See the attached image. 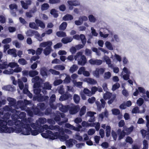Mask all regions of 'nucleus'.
Masks as SVG:
<instances>
[{
  "instance_id": "f257e3e1",
  "label": "nucleus",
  "mask_w": 149,
  "mask_h": 149,
  "mask_svg": "<svg viewBox=\"0 0 149 149\" xmlns=\"http://www.w3.org/2000/svg\"><path fill=\"white\" fill-rule=\"evenodd\" d=\"M32 82L34 83V93L37 95L36 97L37 99L39 101H42L47 100L48 98L47 96H43L41 94H39L40 92L41 87L40 86V83L42 82V80L40 79L38 76H36L33 78L32 79Z\"/></svg>"
},
{
  "instance_id": "f03ea898",
  "label": "nucleus",
  "mask_w": 149,
  "mask_h": 149,
  "mask_svg": "<svg viewBox=\"0 0 149 149\" xmlns=\"http://www.w3.org/2000/svg\"><path fill=\"white\" fill-rule=\"evenodd\" d=\"M41 135L43 138L46 139L49 138L52 140L58 138L61 141H66V139L69 138V136L68 135L64 134L61 136L59 133L58 132L53 133L51 131L49 130H47L45 133H42Z\"/></svg>"
},
{
  "instance_id": "7ed1b4c3",
  "label": "nucleus",
  "mask_w": 149,
  "mask_h": 149,
  "mask_svg": "<svg viewBox=\"0 0 149 149\" xmlns=\"http://www.w3.org/2000/svg\"><path fill=\"white\" fill-rule=\"evenodd\" d=\"M24 120L22 122V127H19V133L21 132V133L25 135H29L31 134L34 136H36L38 135L39 133L42 132V130L39 131L36 130H31V128L30 127L29 124V122L28 123L26 122V123H24L23 122Z\"/></svg>"
},
{
  "instance_id": "20e7f679",
  "label": "nucleus",
  "mask_w": 149,
  "mask_h": 149,
  "mask_svg": "<svg viewBox=\"0 0 149 149\" xmlns=\"http://www.w3.org/2000/svg\"><path fill=\"white\" fill-rule=\"evenodd\" d=\"M20 108L22 110H26L28 114L30 116H32L34 114L38 116H42L43 114L40 113V112L39 109H40V110H42L45 108V104L43 103H40L38 105V108H36L35 109H30L28 108L26 109L25 106L24 107H21Z\"/></svg>"
},
{
  "instance_id": "39448f33",
  "label": "nucleus",
  "mask_w": 149,
  "mask_h": 149,
  "mask_svg": "<svg viewBox=\"0 0 149 149\" xmlns=\"http://www.w3.org/2000/svg\"><path fill=\"white\" fill-rule=\"evenodd\" d=\"M7 121H0V131L1 133H11L16 130V132L19 133V128L16 130L12 127H8L7 126Z\"/></svg>"
},
{
  "instance_id": "423d86ee",
  "label": "nucleus",
  "mask_w": 149,
  "mask_h": 149,
  "mask_svg": "<svg viewBox=\"0 0 149 149\" xmlns=\"http://www.w3.org/2000/svg\"><path fill=\"white\" fill-rule=\"evenodd\" d=\"M133 127L131 126L129 128H127L126 127H123V130L121 132L120 129H118L117 131V133L120 134L119 139L120 140L123 138L125 135L130 134L132 131Z\"/></svg>"
},
{
  "instance_id": "0eeeda50",
  "label": "nucleus",
  "mask_w": 149,
  "mask_h": 149,
  "mask_svg": "<svg viewBox=\"0 0 149 149\" xmlns=\"http://www.w3.org/2000/svg\"><path fill=\"white\" fill-rule=\"evenodd\" d=\"M75 60H77L78 64L81 65H84L86 63V60L85 56L82 55L81 52H79L74 57Z\"/></svg>"
},
{
  "instance_id": "6e6552de",
  "label": "nucleus",
  "mask_w": 149,
  "mask_h": 149,
  "mask_svg": "<svg viewBox=\"0 0 149 149\" xmlns=\"http://www.w3.org/2000/svg\"><path fill=\"white\" fill-rule=\"evenodd\" d=\"M100 31L99 32L100 36L104 38H106L109 36L112 35L113 34L112 32L111 31L107 29L105 27H101Z\"/></svg>"
},
{
  "instance_id": "1a4fd4ad",
  "label": "nucleus",
  "mask_w": 149,
  "mask_h": 149,
  "mask_svg": "<svg viewBox=\"0 0 149 149\" xmlns=\"http://www.w3.org/2000/svg\"><path fill=\"white\" fill-rule=\"evenodd\" d=\"M116 95L115 94H112L111 93L107 92L104 95V98L105 100L109 99L108 103L109 104H111L116 98Z\"/></svg>"
},
{
  "instance_id": "9d476101",
  "label": "nucleus",
  "mask_w": 149,
  "mask_h": 149,
  "mask_svg": "<svg viewBox=\"0 0 149 149\" xmlns=\"http://www.w3.org/2000/svg\"><path fill=\"white\" fill-rule=\"evenodd\" d=\"M47 120L46 118H40L39 119L36 121V125L34 123H31L29 122V123L30 124L32 127L34 129L36 128V127L38 128H39L41 126L42 124H44L46 123Z\"/></svg>"
},
{
  "instance_id": "9b49d317",
  "label": "nucleus",
  "mask_w": 149,
  "mask_h": 149,
  "mask_svg": "<svg viewBox=\"0 0 149 149\" xmlns=\"http://www.w3.org/2000/svg\"><path fill=\"white\" fill-rule=\"evenodd\" d=\"M58 114L59 115L56 116L54 118V120L56 122H57L58 121H59L60 120H61L60 116H61L62 118H63V119L62 120H63V121L59 122L58 123V124L59 125H62L63 123H66L68 121V119L67 118H64L65 116V115L63 113H58Z\"/></svg>"
},
{
  "instance_id": "f8f14e48",
  "label": "nucleus",
  "mask_w": 149,
  "mask_h": 149,
  "mask_svg": "<svg viewBox=\"0 0 149 149\" xmlns=\"http://www.w3.org/2000/svg\"><path fill=\"white\" fill-rule=\"evenodd\" d=\"M130 73V70L127 68L125 67L123 69L121 76L124 80H127L129 79Z\"/></svg>"
},
{
  "instance_id": "ddd939ff",
  "label": "nucleus",
  "mask_w": 149,
  "mask_h": 149,
  "mask_svg": "<svg viewBox=\"0 0 149 149\" xmlns=\"http://www.w3.org/2000/svg\"><path fill=\"white\" fill-rule=\"evenodd\" d=\"M68 109L70 114H73L76 113L79 109V105H75L73 104H71L68 105Z\"/></svg>"
},
{
  "instance_id": "4468645a",
  "label": "nucleus",
  "mask_w": 149,
  "mask_h": 149,
  "mask_svg": "<svg viewBox=\"0 0 149 149\" xmlns=\"http://www.w3.org/2000/svg\"><path fill=\"white\" fill-rule=\"evenodd\" d=\"M105 70L104 68H97L93 72V75L97 78H99L100 75L103 74Z\"/></svg>"
},
{
  "instance_id": "2eb2a0df",
  "label": "nucleus",
  "mask_w": 149,
  "mask_h": 149,
  "mask_svg": "<svg viewBox=\"0 0 149 149\" xmlns=\"http://www.w3.org/2000/svg\"><path fill=\"white\" fill-rule=\"evenodd\" d=\"M0 109L1 110V111L3 113H4V111H10L12 113L16 112L17 113H19V111H16L15 109H13L12 107L10 106H6L3 108Z\"/></svg>"
},
{
  "instance_id": "dca6fc26",
  "label": "nucleus",
  "mask_w": 149,
  "mask_h": 149,
  "mask_svg": "<svg viewBox=\"0 0 149 149\" xmlns=\"http://www.w3.org/2000/svg\"><path fill=\"white\" fill-rule=\"evenodd\" d=\"M73 38L74 39L77 40H79L80 39L83 44L85 45L86 44V39L85 36L83 34H81L80 36L76 34L73 36Z\"/></svg>"
},
{
  "instance_id": "f3484780",
  "label": "nucleus",
  "mask_w": 149,
  "mask_h": 149,
  "mask_svg": "<svg viewBox=\"0 0 149 149\" xmlns=\"http://www.w3.org/2000/svg\"><path fill=\"white\" fill-rule=\"evenodd\" d=\"M77 142V141L75 140L72 139H70L66 141L65 143L67 147L71 148Z\"/></svg>"
},
{
  "instance_id": "a211bd4d",
  "label": "nucleus",
  "mask_w": 149,
  "mask_h": 149,
  "mask_svg": "<svg viewBox=\"0 0 149 149\" xmlns=\"http://www.w3.org/2000/svg\"><path fill=\"white\" fill-rule=\"evenodd\" d=\"M68 3L69 5V9L70 10L73 9L72 6H77L80 4L79 2L78 1H68Z\"/></svg>"
},
{
  "instance_id": "6ab92c4d",
  "label": "nucleus",
  "mask_w": 149,
  "mask_h": 149,
  "mask_svg": "<svg viewBox=\"0 0 149 149\" xmlns=\"http://www.w3.org/2000/svg\"><path fill=\"white\" fill-rule=\"evenodd\" d=\"M7 100L9 102V104L10 106L11 107L14 106L15 107V108L18 109L16 105L17 103L15 99L9 97L7 98Z\"/></svg>"
},
{
  "instance_id": "aec40b11",
  "label": "nucleus",
  "mask_w": 149,
  "mask_h": 149,
  "mask_svg": "<svg viewBox=\"0 0 149 149\" xmlns=\"http://www.w3.org/2000/svg\"><path fill=\"white\" fill-rule=\"evenodd\" d=\"M96 113L95 112L91 111L87 112L86 114L87 116L90 117V118L88 120L89 122H93L95 121V118L94 116V115Z\"/></svg>"
},
{
  "instance_id": "412c9836",
  "label": "nucleus",
  "mask_w": 149,
  "mask_h": 149,
  "mask_svg": "<svg viewBox=\"0 0 149 149\" xmlns=\"http://www.w3.org/2000/svg\"><path fill=\"white\" fill-rule=\"evenodd\" d=\"M103 59L104 61L106 62V63L108 65L109 67L111 68H113V65L111 64V60L108 56L104 55L103 57Z\"/></svg>"
},
{
  "instance_id": "4be33fe9",
  "label": "nucleus",
  "mask_w": 149,
  "mask_h": 149,
  "mask_svg": "<svg viewBox=\"0 0 149 149\" xmlns=\"http://www.w3.org/2000/svg\"><path fill=\"white\" fill-rule=\"evenodd\" d=\"M49 129L52 130H55L59 132H63V128H61L58 125H50L49 126Z\"/></svg>"
},
{
  "instance_id": "5701e85b",
  "label": "nucleus",
  "mask_w": 149,
  "mask_h": 149,
  "mask_svg": "<svg viewBox=\"0 0 149 149\" xmlns=\"http://www.w3.org/2000/svg\"><path fill=\"white\" fill-rule=\"evenodd\" d=\"M52 44V42L51 41H48L47 42H42L40 43L39 47L41 48L48 47V46H51Z\"/></svg>"
},
{
  "instance_id": "b1692460",
  "label": "nucleus",
  "mask_w": 149,
  "mask_h": 149,
  "mask_svg": "<svg viewBox=\"0 0 149 149\" xmlns=\"http://www.w3.org/2000/svg\"><path fill=\"white\" fill-rule=\"evenodd\" d=\"M111 111L113 115L117 116L119 115L118 118L119 119H121L122 118L123 116L120 114V111L119 110L117 109H112Z\"/></svg>"
},
{
  "instance_id": "393cba45",
  "label": "nucleus",
  "mask_w": 149,
  "mask_h": 149,
  "mask_svg": "<svg viewBox=\"0 0 149 149\" xmlns=\"http://www.w3.org/2000/svg\"><path fill=\"white\" fill-rule=\"evenodd\" d=\"M3 89L6 91L13 92L15 90V87L13 85H8L4 86L2 87Z\"/></svg>"
},
{
  "instance_id": "a878e982",
  "label": "nucleus",
  "mask_w": 149,
  "mask_h": 149,
  "mask_svg": "<svg viewBox=\"0 0 149 149\" xmlns=\"http://www.w3.org/2000/svg\"><path fill=\"white\" fill-rule=\"evenodd\" d=\"M83 81L91 84L95 85L97 83V82L96 80L89 77L84 78Z\"/></svg>"
},
{
  "instance_id": "bb28decb",
  "label": "nucleus",
  "mask_w": 149,
  "mask_h": 149,
  "mask_svg": "<svg viewBox=\"0 0 149 149\" xmlns=\"http://www.w3.org/2000/svg\"><path fill=\"white\" fill-rule=\"evenodd\" d=\"M66 76V77L63 80V83L64 84H68L70 83V82L71 81L70 77L69 75H67L66 74H60V78H62V76Z\"/></svg>"
},
{
  "instance_id": "cd10ccee",
  "label": "nucleus",
  "mask_w": 149,
  "mask_h": 149,
  "mask_svg": "<svg viewBox=\"0 0 149 149\" xmlns=\"http://www.w3.org/2000/svg\"><path fill=\"white\" fill-rule=\"evenodd\" d=\"M8 54L11 55L14 57H16L17 55L19 56V52H17V55L16 54V51L15 49H9L7 51Z\"/></svg>"
},
{
  "instance_id": "c85d7f7f",
  "label": "nucleus",
  "mask_w": 149,
  "mask_h": 149,
  "mask_svg": "<svg viewBox=\"0 0 149 149\" xmlns=\"http://www.w3.org/2000/svg\"><path fill=\"white\" fill-rule=\"evenodd\" d=\"M52 87L51 85L49 83L46 82L44 84V87L43 88L42 92L43 94H45L46 93V91L45 89L50 90Z\"/></svg>"
},
{
  "instance_id": "c756f323",
  "label": "nucleus",
  "mask_w": 149,
  "mask_h": 149,
  "mask_svg": "<svg viewBox=\"0 0 149 149\" xmlns=\"http://www.w3.org/2000/svg\"><path fill=\"white\" fill-rule=\"evenodd\" d=\"M26 34L28 36H31L35 35V37L36 38V36H39L38 34V32L36 31H33L31 30H29L27 31L26 33Z\"/></svg>"
},
{
  "instance_id": "7c9ffc66",
  "label": "nucleus",
  "mask_w": 149,
  "mask_h": 149,
  "mask_svg": "<svg viewBox=\"0 0 149 149\" xmlns=\"http://www.w3.org/2000/svg\"><path fill=\"white\" fill-rule=\"evenodd\" d=\"M9 8L10 10L12 11L11 12V14L13 15H15L16 13L13 10L14 9L15 10H17V5L15 3H12L9 5Z\"/></svg>"
},
{
  "instance_id": "2f4dec72",
  "label": "nucleus",
  "mask_w": 149,
  "mask_h": 149,
  "mask_svg": "<svg viewBox=\"0 0 149 149\" xmlns=\"http://www.w3.org/2000/svg\"><path fill=\"white\" fill-rule=\"evenodd\" d=\"M145 111V109L144 108L142 111H140L139 110V108L137 107H136L132 109V113H144Z\"/></svg>"
},
{
  "instance_id": "473e14b6",
  "label": "nucleus",
  "mask_w": 149,
  "mask_h": 149,
  "mask_svg": "<svg viewBox=\"0 0 149 149\" xmlns=\"http://www.w3.org/2000/svg\"><path fill=\"white\" fill-rule=\"evenodd\" d=\"M58 105L59 109L61 111L65 112L68 111L69 108L68 105L63 106L62 104L60 103Z\"/></svg>"
},
{
  "instance_id": "72a5a7b5",
  "label": "nucleus",
  "mask_w": 149,
  "mask_h": 149,
  "mask_svg": "<svg viewBox=\"0 0 149 149\" xmlns=\"http://www.w3.org/2000/svg\"><path fill=\"white\" fill-rule=\"evenodd\" d=\"M35 22L37 25H38L42 29H44L45 28V24L43 22L39 20L38 19H36Z\"/></svg>"
},
{
  "instance_id": "f704fd0d",
  "label": "nucleus",
  "mask_w": 149,
  "mask_h": 149,
  "mask_svg": "<svg viewBox=\"0 0 149 149\" xmlns=\"http://www.w3.org/2000/svg\"><path fill=\"white\" fill-rule=\"evenodd\" d=\"M11 113L9 112H7L6 113H4V115L3 117V120H1L0 121H7L9 118L10 116Z\"/></svg>"
},
{
  "instance_id": "c9c22d12",
  "label": "nucleus",
  "mask_w": 149,
  "mask_h": 149,
  "mask_svg": "<svg viewBox=\"0 0 149 149\" xmlns=\"http://www.w3.org/2000/svg\"><path fill=\"white\" fill-rule=\"evenodd\" d=\"M51 46H48L47 47L44 49L43 52L44 54L46 55L49 54L51 52L52 49L51 47Z\"/></svg>"
},
{
  "instance_id": "e433bc0d",
  "label": "nucleus",
  "mask_w": 149,
  "mask_h": 149,
  "mask_svg": "<svg viewBox=\"0 0 149 149\" xmlns=\"http://www.w3.org/2000/svg\"><path fill=\"white\" fill-rule=\"evenodd\" d=\"M72 82L74 86L77 87L79 88L82 87V85L83 82H81L79 81L77 82L75 80H72Z\"/></svg>"
},
{
  "instance_id": "4c0bfd02",
  "label": "nucleus",
  "mask_w": 149,
  "mask_h": 149,
  "mask_svg": "<svg viewBox=\"0 0 149 149\" xmlns=\"http://www.w3.org/2000/svg\"><path fill=\"white\" fill-rule=\"evenodd\" d=\"M105 45L106 47L109 49L112 50L113 49V47L111 43L109 41H107L105 42Z\"/></svg>"
},
{
  "instance_id": "58836bf2",
  "label": "nucleus",
  "mask_w": 149,
  "mask_h": 149,
  "mask_svg": "<svg viewBox=\"0 0 149 149\" xmlns=\"http://www.w3.org/2000/svg\"><path fill=\"white\" fill-rule=\"evenodd\" d=\"M21 3L22 7L25 9H27L28 8V5L31 4V1H28L26 2V3H25L23 1H21Z\"/></svg>"
},
{
  "instance_id": "ea45409f",
  "label": "nucleus",
  "mask_w": 149,
  "mask_h": 149,
  "mask_svg": "<svg viewBox=\"0 0 149 149\" xmlns=\"http://www.w3.org/2000/svg\"><path fill=\"white\" fill-rule=\"evenodd\" d=\"M12 120L15 122H19V115L16 113L12 114L11 116Z\"/></svg>"
},
{
  "instance_id": "a19ab883",
  "label": "nucleus",
  "mask_w": 149,
  "mask_h": 149,
  "mask_svg": "<svg viewBox=\"0 0 149 149\" xmlns=\"http://www.w3.org/2000/svg\"><path fill=\"white\" fill-rule=\"evenodd\" d=\"M73 38L71 37H67L63 38L61 41L63 43L66 44L68 42H71Z\"/></svg>"
},
{
  "instance_id": "79ce46f5",
  "label": "nucleus",
  "mask_w": 149,
  "mask_h": 149,
  "mask_svg": "<svg viewBox=\"0 0 149 149\" xmlns=\"http://www.w3.org/2000/svg\"><path fill=\"white\" fill-rule=\"evenodd\" d=\"M111 58L113 59L114 61L117 60V61L120 62L121 61V56L116 54H115L113 57L112 56Z\"/></svg>"
},
{
  "instance_id": "37998d69",
  "label": "nucleus",
  "mask_w": 149,
  "mask_h": 149,
  "mask_svg": "<svg viewBox=\"0 0 149 149\" xmlns=\"http://www.w3.org/2000/svg\"><path fill=\"white\" fill-rule=\"evenodd\" d=\"M65 127L67 128L73 130L75 131L79 130L77 128H75V127L74 126L68 123H66L65 125Z\"/></svg>"
},
{
  "instance_id": "c03bdc74",
  "label": "nucleus",
  "mask_w": 149,
  "mask_h": 149,
  "mask_svg": "<svg viewBox=\"0 0 149 149\" xmlns=\"http://www.w3.org/2000/svg\"><path fill=\"white\" fill-rule=\"evenodd\" d=\"M8 68V64L7 61L0 63V69H6Z\"/></svg>"
},
{
  "instance_id": "a18cd8bd",
  "label": "nucleus",
  "mask_w": 149,
  "mask_h": 149,
  "mask_svg": "<svg viewBox=\"0 0 149 149\" xmlns=\"http://www.w3.org/2000/svg\"><path fill=\"white\" fill-rule=\"evenodd\" d=\"M53 68L57 70H63L65 69V67L62 65H58L54 66Z\"/></svg>"
},
{
  "instance_id": "49530a36",
  "label": "nucleus",
  "mask_w": 149,
  "mask_h": 149,
  "mask_svg": "<svg viewBox=\"0 0 149 149\" xmlns=\"http://www.w3.org/2000/svg\"><path fill=\"white\" fill-rule=\"evenodd\" d=\"M71 97V95L69 94V95L65 94L62 95L59 98V100L60 101H63L67 99L68 97Z\"/></svg>"
},
{
  "instance_id": "de8ad7c7",
  "label": "nucleus",
  "mask_w": 149,
  "mask_h": 149,
  "mask_svg": "<svg viewBox=\"0 0 149 149\" xmlns=\"http://www.w3.org/2000/svg\"><path fill=\"white\" fill-rule=\"evenodd\" d=\"M91 127H95L97 131L99 130L100 128V124L99 122L92 123Z\"/></svg>"
},
{
  "instance_id": "09e8293b",
  "label": "nucleus",
  "mask_w": 149,
  "mask_h": 149,
  "mask_svg": "<svg viewBox=\"0 0 149 149\" xmlns=\"http://www.w3.org/2000/svg\"><path fill=\"white\" fill-rule=\"evenodd\" d=\"M108 115V113L107 111H106L104 113H102V114H100L98 117L99 120L102 121L103 119L104 116L107 117Z\"/></svg>"
},
{
  "instance_id": "8fccbe9b",
  "label": "nucleus",
  "mask_w": 149,
  "mask_h": 149,
  "mask_svg": "<svg viewBox=\"0 0 149 149\" xmlns=\"http://www.w3.org/2000/svg\"><path fill=\"white\" fill-rule=\"evenodd\" d=\"M63 19V20L65 21L73 19V17L71 15L67 14L64 16Z\"/></svg>"
},
{
  "instance_id": "3c124183",
  "label": "nucleus",
  "mask_w": 149,
  "mask_h": 149,
  "mask_svg": "<svg viewBox=\"0 0 149 149\" xmlns=\"http://www.w3.org/2000/svg\"><path fill=\"white\" fill-rule=\"evenodd\" d=\"M78 68V67L77 65H73L71 66L69 70V71L72 73L76 71Z\"/></svg>"
},
{
  "instance_id": "603ef678",
  "label": "nucleus",
  "mask_w": 149,
  "mask_h": 149,
  "mask_svg": "<svg viewBox=\"0 0 149 149\" xmlns=\"http://www.w3.org/2000/svg\"><path fill=\"white\" fill-rule=\"evenodd\" d=\"M38 34L39 35V36H36V38L38 40L40 41H41L43 40L42 38L44 37L45 36V34H46V33H43L41 34V36H40L38 32Z\"/></svg>"
},
{
  "instance_id": "864d4df0",
  "label": "nucleus",
  "mask_w": 149,
  "mask_h": 149,
  "mask_svg": "<svg viewBox=\"0 0 149 149\" xmlns=\"http://www.w3.org/2000/svg\"><path fill=\"white\" fill-rule=\"evenodd\" d=\"M120 40L118 36L116 34L113 35V38H112L111 40V41L112 42L115 41L117 42H118Z\"/></svg>"
},
{
  "instance_id": "5fc2aeb1",
  "label": "nucleus",
  "mask_w": 149,
  "mask_h": 149,
  "mask_svg": "<svg viewBox=\"0 0 149 149\" xmlns=\"http://www.w3.org/2000/svg\"><path fill=\"white\" fill-rule=\"evenodd\" d=\"M144 102V100L142 98H139L136 101L137 104L139 106L142 105Z\"/></svg>"
},
{
  "instance_id": "6e6d98bb",
  "label": "nucleus",
  "mask_w": 149,
  "mask_h": 149,
  "mask_svg": "<svg viewBox=\"0 0 149 149\" xmlns=\"http://www.w3.org/2000/svg\"><path fill=\"white\" fill-rule=\"evenodd\" d=\"M89 21L91 22L95 23L96 21V19L95 17L92 15H90L88 16Z\"/></svg>"
},
{
  "instance_id": "4d7b16f0",
  "label": "nucleus",
  "mask_w": 149,
  "mask_h": 149,
  "mask_svg": "<svg viewBox=\"0 0 149 149\" xmlns=\"http://www.w3.org/2000/svg\"><path fill=\"white\" fill-rule=\"evenodd\" d=\"M38 72L36 70H31L29 72V74L30 76L33 77L37 75Z\"/></svg>"
},
{
  "instance_id": "13d9d810",
  "label": "nucleus",
  "mask_w": 149,
  "mask_h": 149,
  "mask_svg": "<svg viewBox=\"0 0 149 149\" xmlns=\"http://www.w3.org/2000/svg\"><path fill=\"white\" fill-rule=\"evenodd\" d=\"M83 93L88 96H91L92 95L91 91L87 88H85L84 89Z\"/></svg>"
},
{
  "instance_id": "bf43d9fd",
  "label": "nucleus",
  "mask_w": 149,
  "mask_h": 149,
  "mask_svg": "<svg viewBox=\"0 0 149 149\" xmlns=\"http://www.w3.org/2000/svg\"><path fill=\"white\" fill-rule=\"evenodd\" d=\"M74 138L76 140L81 141L83 140V138L82 136L80 135L79 133H77L75 134Z\"/></svg>"
},
{
  "instance_id": "052dcab7",
  "label": "nucleus",
  "mask_w": 149,
  "mask_h": 149,
  "mask_svg": "<svg viewBox=\"0 0 149 149\" xmlns=\"http://www.w3.org/2000/svg\"><path fill=\"white\" fill-rule=\"evenodd\" d=\"M17 63L14 62H10L8 64V67H10L11 68H14L17 66H18Z\"/></svg>"
},
{
  "instance_id": "680f3d73",
  "label": "nucleus",
  "mask_w": 149,
  "mask_h": 149,
  "mask_svg": "<svg viewBox=\"0 0 149 149\" xmlns=\"http://www.w3.org/2000/svg\"><path fill=\"white\" fill-rule=\"evenodd\" d=\"M73 99L75 103H78L79 101L80 98L78 95L75 94L74 96Z\"/></svg>"
},
{
  "instance_id": "e2e57ef3",
  "label": "nucleus",
  "mask_w": 149,
  "mask_h": 149,
  "mask_svg": "<svg viewBox=\"0 0 149 149\" xmlns=\"http://www.w3.org/2000/svg\"><path fill=\"white\" fill-rule=\"evenodd\" d=\"M49 7V5L47 3H44L42 5L41 10L42 11L47 10Z\"/></svg>"
},
{
  "instance_id": "0e129e2a",
  "label": "nucleus",
  "mask_w": 149,
  "mask_h": 149,
  "mask_svg": "<svg viewBox=\"0 0 149 149\" xmlns=\"http://www.w3.org/2000/svg\"><path fill=\"white\" fill-rule=\"evenodd\" d=\"M56 99V96L55 95H52L50 98V105L52 107V104L53 103V102H54Z\"/></svg>"
},
{
  "instance_id": "69168bd1",
  "label": "nucleus",
  "mask_w": 149,
  "mask_h": 149,
  "mask_svg": "<svg viewBox=\"0 0 149 149\" xmlns=\"http://www.w3.org/2000/svg\"><path fill=\"white\" fill-rule=\"evenodd\" d=\"M46 68L45 67L42 68L40 70V73L42 76H47V74L46 72Z\"/></svg>"
},
{
  "instance_id": "338daca9",
  "label": "nucleus",
  "mask_w": 149,
  "mask_h": 149,
  "mask_svg": "<svg viewBox=\"0 0 149 149\" xmlns=\"http://www.w3.org/2000/svg\"><path fill=\"white\" fill-rule=\"evenodd\" d=\"M145 93L146 94V95H143L142 96V97L143 98L144 100L146 101H148V100L147 98H149V91H146Z\"/></svg>"
},
{
  "instance_id": "774afa93",
  "label": "nucleus",
  "mask_w": 149,
  "mask_h": 149,
  "mask_svg": "<svg viewBox=\"0 0 149 149\" xmlns=\"http://www.w3.org/2000/svg\"><path fill=\"white\" fill-rule=\"evenodd\" d=\"M86 107L85 106H83L80 109V116L84 115L86 112Z\"/></svg>"
}]
</instances>
